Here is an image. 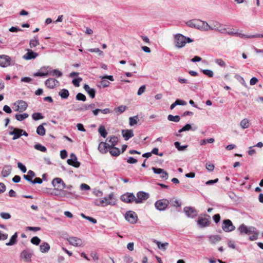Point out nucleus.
<instances>
[{
	"mask_svg": "<svg viewBox=\"0 0 263 263\" xmlns=\"http://www.w3.org/2000/svg\"><path fill=\"white\" fill-rule=\"evenodd\" d=\"M188 26L195 28L203 31H207L208 23L199 19H193L186 22Z\"/></svg>",
	"mask_w": 263,
	"mask_h": 263,
	"instance_id": "f257e3e1",
	"label": "nucleus"
},
{
	"mask_svg": "<svg viewBox=\"0 0 263 263\" xmlns=\"http://www.w3.org/2000/svg\"><path fill=\"white\" fill-rule=\"evenodd\" d=\"M208 27L207 28V31L209 30H215L220 32L221 33H224L227 29V25L221 24L220 23L214 21L211 23V25L208 24Z\"/></svg>",
	"mask_w": 263,
	"mask_h": 263,
	"instance_id": "f03ea898",
	"label": "nucleus"
},
{
	"mask_svg": "<svg viewBox=\"0 0 263 263\" xmlns=\"http://www.w3.org/2000/svg\"><path fill=\"white\" fill-rule=\"evenodd\" d=\"M170 204V201L166 199H163L161 200H157L155 203V206L159 211H164L168 204Z\"/></svg>",
	"mask_w": 263,
	"mask_h": 263,
	"instance_id": "7ed1b4c3",
	"label": "nucleus"
},
{
	"mask_svg": "<svg viewBox=\"0 0 263 263\" xmlns=\"http://www.w3.org/2000/svg\"><path fill=\"white\" fill-rule=\"evenodd\" d=\"M186 37L181 34H177L175 36V45L178 48L184 47L186 43Z\"/></svg>",
	"mask_w": 263,
	"mask_h": 263,
	"instance_id": "20e7f679",
	"label": "nucleus"
},
{
	"mask_svg": "<svg viewBox=\"0 0 263 263\" xmlns=\"http://www.w3.org/2000/svg\"><path fill=\"white\" fill-rule=\"evenodd\" d=\"M125 218L130 223H136L138 220V216L136 213L132 211H128L125 214Z\"/></svg>",
	"mask_w": 263,
	"mask_h": 263,
	"instance_id": "39448f33",
	"label": "nucleus"
},
{
	"mask_svg": "<svg viewBox=\"0 0 263 263\" xmlns=\"http://www.w3.org/2000/svg\"><path fill=\"white\" fill-rule=\"evenodd\" d=\"M222 228L226 232H229L234 231L235 227L230 219H226L223 221Z\"/></svg>",
	"mask_w": 263,
	"mask_h": 263,
	"instance_id": "423d86ee",
	"label": "nucleus"
},
{
	"mask_svg": "<svg viewBox=\"0 0 263 263\" xmlns=\"http://www.w3.org/2000/svg\"><path fill=\"white\" fill-rule=\"evenodd\" d=\"M238 230L239 231L240 234H246L249 235L254 233L256 229L253 227H248L244 224H242L238 227Z\"/></svg>",
	"mask_w": 263,
	"mask_h": 263,
	"instance_id": "0eeeda50",
	"label": "nucleus"
},
{
	"mask_svg": "<svg viewBox=\"0 0 263 263\" xmlns=\"http://www.w3.org/2000/svg\"><path fill=\"white\" fill-rule=\"evenodd\" d=\"M149 197L148 193L140 191L137 193V198H136L135 202L136 203H142L143 201L147 200Z\"/></svg>",
	"mask_w": 263,
	"mask_h": 263,
	"instance_id": "6e6552de",
	"label": "nucleus"
},
{
	"mask_svg": "<svg viewBox=\"0 0 263 263\" xmlns=\"http://www.w3.org/2000/svg\"><path fill=\"white\" fill-rule=\"evenodd\" d=\"M183 211L189 218H194L198 215L197 210L193 207L185 206L183 209Z\"/></svg>",
	"mask_w": 263,
	"mask_h": 263,
	"instance_id": "1a4fd4ad",
	"label": "nucleus"
},
{
	"mask_svg": "<svg viewBox=\"0 0 263 263\" xmlns=\"http://www.w3.org/2000/svg\"><path fill=\"white\" fill-rule=\"evenodd\" d=\"M52 184L54 187H56L55 190H59L61 189L66 188V184L63 181V180L60 178H55L53 179Z\"/></svg>",
	"mask_w": 263,
	"mask_h": 263,
	"instance_id": "9d476101",
	"label": "nucleus"
},
{
	"mask_svg": "<svg viewBox=\"0 0 263 263\" xmlns=\"http://www.w3.org/2000/svg\"><path fill=\"white\" fill-rule=\"evenodd\" d=\"M205 216L207 217V218L202 217H198L197 223L199 227L201 228L208 227L210 224V221L209 220L210 216L208 215H205Z\"/></svg>",
	"mask_w": 263,
	"mask_h": 263,
	"instance_id": "9b49d317",
	"label": "nucleus"
},
{
	"mask_svg": "<svg viewBox=\"0 0 263 263\" xmlns=\"http://www.w3.org/2000/svg\"><path fill=\"white\" fill-rule=\"evenodd\" d=\"M70 159L67 161V163L74 167L78 168L80 166V162L78 161V159L76 155L71 153L70 155Z\"/></svg>",
	"mask_w": 263,
	"mask_h": 263,
	"instance_id": "f8f14e48",
	"label": "nucleus"
},
{
	"mask_svg": "<svg viewBox=\"0 0 263 263\" xmlns=\"http://www.w3.org/2000/svg\"><path fill=\"white\" fill-rule=\"evenodd\" d=\"M11 65V58L7 55H0V66L6 67Z\"/></svg>",
	"mask_w": 263,
	"mask_h": 263,
	"instance_id": "ddd939ff",
	"label": "nucleus"
},
{
	"mask_svg": "<svg viewBox=\"0 0 263 263\" xmlns=\"http://www.w3.org/2000/svg\"><path fill=\"white\" fill-rule=\"evenodd\" d=\"M9 128L12 129V131H10L9 133V134L10 135H13V137L12 138L13 140H16L20 138L21 136V133L23 132V129L15 128L12 126L9 127Z\"/></svg>",
	"mask_w": 263,
	"mask_h": 263,
	"instance_id": "4468645a",
	"label": "nucleus"
},
{
	"mask_svg": "<svg viewBox=\"0 0 263 263\" xmlns=\"http://www.w3.org/2000/svg\"><path fill=\"white\" fill-rule=\"evenodd\" d=\"M155 174H160V178L162 179L167 180L168 178V174L163 169L153 167L152 168Z\"/></svg>",
	"mask_w": 263,
	"mask_h": 263,
	"instance_id": "2eb2a0df",
	"label": "nucleus"
},
{
	"mask_svg": "<svg viewBox=\"0 0 263 263\" xmlns=\"http://www.w3.org/2000/svg\"><path fill=\"white\" fill-rule=\"evenodd\" d=\"M113 198L114 193H111L110 194H109L107 197H105L100 199L101 200L103 201L102 206L107 205H115L116 204V202L115 201H112Z\"/></svg>",
	"mask_w": 263,
	"mask_h": 263,
	"instance_id": "dca6fc26",
	"label": "nucleus"
},
{
	"mask_svg": "<svg viewBox=\"0 0 263 263\" xmlns=\"http://www.w3.org/2000/svg\"><path fill=\"white\" fill-rule=\"evenodd\" d=\"M121 199L124 202L130 203L135 201L136 197L133 193H127L121 196Z\"/></svg>",
	"mask_w": 263,
	"mask_h": 263,
	"instance_id": "f3484780",
	"label": "nucleus"
},
{
	"mask_svg": "<svg viewBox=\"0 0 263 263\" xmlns=\"http://www.w3.org/2000/svg\"><path fill=\"white\" fill-rule=\"evenodd\" d=\"M69 243L73 246L80 247L83 246L82 240L76 237H70L67 239Z\"/></svg>",
	"mask_w": 263,
	"mask_h": 263,
	"instance_id": "a211bd4d",
	"label": "nucleus"
},
{
	"mask_svg": "<svg viewBox=\"0 0 263 263\" xmlns=\"http://www.w3.org/2000/svg\"><path fill=\"white\" fill-rule=\"evenodd\" d=\"M33 255V251L27 249L23 251L21 253V257L26 261H31V258Z\"/></svg>",
	"mask_w": 263,
	"mask_h": 263,
	"instance_id": "6ab92c4d",
	"label": "nucleus"
},
{
	"mask_svg": "<svg viewBox=\"0 0 263 263\" xmlns=\"http://www.w3.org/2000/svg\"><path fill=\"white\" fill-rule=\"evenodd\" d=\"M59 84V82L56 79L53 78H49L45 82V86L50 89H53L58 86Z\"/></svg>",
	"mask_w": 263,
	"mask_h": 263,
	"instance_id": "aec40b11",
	"label": "nucleus"
},
{
	"mask_svg": "<svg viewBox=\"0 0 263 263\" xmlns=\"http://www.w3.org/2000/svg\"><path fill=\"white\" fill-rule=\"evenodd\" d=\"M38 56V53L34 52L31 49H27V53L23 56V59L26 60L34 59Z\"/></svg>",
	"mask_w": 263,
	"mask_h": 263,
	"instance_id": "412c9836",
	"label": "nucleus"
},
{
	"mask_svg": "<svg viewBox=\"0 0 263 263\" xmlns=\"http://www.w3.org/2000/svg\"><path fill=\"white\" fill-rule=\"evenodd\" d=\"M121 133L125 140H128L134 136L133 131L132 129H123Z\"/></svg>",
	"mask_w": 263,
	"mask_h": 263,
	"instance_id": "4be33fe9",
	"label": "nucleus"
},
{
	"mask_svg": "<svg viewBox=\"0 0 263 263\" xmlns=\"http://www.w3.org/2000/svg\"><path fill=\"white\" fill-rule=\"evenodd\" d=\"M41 70H45V72H37L33 74V76L34 77H47L50 75L49 70L48 69H50L49 66L47 67H42L41 69Z\"/></svg>",
	"mask_w": 263,
	"mask_h": 263,
	"instance_id": "5701e85b",
	"label": "nucleus"
},
{
	"mask_svg": "<svg viewBox=\"0 0 263 263\" xmlns=\"http://www.w3.org/2000/svg\"><path fill=\"white\" fill-rule=\"evenodd\" d=\"M84 90L88 93L91 98H94L96 94V90L93 88H91L88 85L85 84L83 87Z\"/></svg>",
	"mask_w": 263,
	"mask_h": 263,
	"instance_id": "b1692460",
	"label": "nucleus"
},
{
	"mask_svg": "<svg viewBox=\"0 0 263 263\" xmlns=\"http://www.w3.org/2000/svg\"><path fill=\"white\" fill-rule=\"evenodd\" d=\"M107 148H108V143L101 142L98 146V150L102 154H105L107 152Z\"/></svg>",
	"mask_w": 263,
	"mask_h": 263,
	"instance_id": "393cba45",
	"label": "nucleus"
},
{
	"mask_svg": "<svg viewBox=\"0 0 263 263\" xmlns=\"http://www.w3.org/2000/svg\"><path fill=\"white\" fill-rule=\"evenodd\" d=\"M108 140V142L110 143V144H108V147H114V146H115L118 142V137L115 136L108 137L107 140Z\"/></svg>",
	"mask_w": 263,
	"mask_h": 263,
	"instance_id": "a878e982",
	"label": "nucleus"
},
{
	"mask_svg": "<svg viewBox=\"0 0 263 263\" xmlns=\"http://www.w3.org/2000/svg\"><path fill=\"white\" fill-rule=\"evenodd\" d=\"M35 176V173L31 171V170H29L28 171V173H27V175H24L23 176V177L24 178L27 180L28 181L30 182H32V178L33 177H34Z\"/></svg>",
	"mask_w": 263,
	"mask_h": 263,
	"instance_id": "bb28decb",
	"label": "nucleus"
},
{
	"mask_svg": "<svg viewBox=\"0 0 263 263\" xmlns=\"http://www.w3.org/2000/svg\"><path fill=\"white\" fill-rule=\"evenodd\" d=\"M11 172V167L10 165H6L2 171V175L5 178L8 177Z\"/></svg>",
	"mask_w": 263,
	"mask_h": 263,
	"instance_id": "cd10ccee",
	"label": "nucleus"
},
{
	"mask_svg": "<svg viewBox=\"0 0 263 263\" xmlns=\"http://www.w3.org/2000/svg\"><path fill=\"white\" fill-rule=\"evenodd\" d=\"M239 36L245 38H263V33H256L253 35H246L245 34H239Z\"/></svg>",
	"mask_w": 263,
	"mask_h": 263,
	"instance_id": "c85d7f7f",
	"label": "nucleus"
},
{
	"mask_svg": "<svg viewBox=\"0 0 263 263\" xmlns=\"http://www.w3.org/2000/svg\"><path fill=\"white\" fill-rule=\"evenodd\" d=\"M186 104H187V103L185 101L179 100V99H177L174 103H173V104H171V105L170 106V109L172 110L175 107V106L177 105L183 106V105H186Z\"/></svg>",
	"mask_w": 263,
	"mask_h": 263,
	"instance_id": "c756f323",
	"label": "nucleus"
},
{
	"mask_svg": "<svg viewBox=\"0 0 263 263\" xmlns=\"http://www.w3.org/2000/svg\"><path fill=\"white\" fill-rule=\"evenodd\" d=\"M59 95L63 99H66L69 96V92L67 89H62L59 92Z\"/></svg>",
	"mask_w": 263,
	"mask_h": 263,
	"instance_id": "7c9ffc66",
	"label": "nucleus"
},
{
	"mask_svg": "<svg viewBox=\"0 0 263 263\" xmlns=\"http://www.w3.org/2000/svg\"><path fill=\"white\" fill-rule=\"evenodd\" d=\"M39 44L40 42L36 35L34 36L33 39L30 40L29 42V46L31 48L35 47Z\"/></svg>",
	"mask_w": 263,
	"mask_h": 263,
	"instance_id": "2f4dec72",
	"label": "nucleus"
},
{
	"mask_svg": "<svg viewBox=\"0 0 263 263\" xmlns=\"http://www.w3.org/2000/svg\"><path fill=\"white\" fill-rule=\"evenodd\" d=\"M209 239L211 243L215 244L221 240V237L218 235H211Z\"/></svg>",
	"mask_w": 263,
	"mask_h": 263,
	"instance_id": "473e14b6",
	"label": "nucleus"
},
{
	"mask_svg": "<svg viewBox=\"0 0 263 263\" xmlns=\"http://www.w3.org/2000/svg\"><path fill=\"white\" fill-rule=\"evenodd\" d=\"M110 149L109 150V153L113 156H118L120 153V150L119 148L114 146V147H109Z\"/></svg>",
	"mask_w": 263,
	"mask_h": 263,
	"instance_id": "72a5a7b5",
	"label": "nucleus"
},
{
	"mask_svg": "<svg viewBox=\"0 0 263 263\" xmlns=\"http://www.w3.org/2000/svg\"><path fill=\"white\" fill-rule=\"evenodd\" d=\"M17 237V233L15 232L11 237L9 241L6 243V246H12L16 243Z\"/></svg>",
	"mask_w": 263,
	"mask_h": 263,
	"instance_id": "f704fd0d",
	"label": "nucleus"
},
{
	"mask_svg": "<svg viewBox=\"0 0 263 263\" xmlns=\"http://www.w3.org/2000/svg\"><path fill=\"white\" fill-rule=\"evenodd\" d=\"M40 251L42 253H46L50 249V246L47 242L43 243L40 247Z\"/></svg>",
	"mask_w": 263,
	"mask_h": 263,
	"instance_id": "c9c22d12",
	"label": "nucleus"
},
{
	"mask_svg": "<svg viewBox=\"0 0 263 263\" xmlns=\"http://www.w3.org/2000/svg\"><path fill=\"white\" fill-rule=\"evenodd\" d=\"M17 102L18 106L21 109V111H24L27 109L28 105L25 101L20 100Z\"/></svg>",
	"mask_w": 263,
	"mask_h": 263,
	"instance_id": "e433bc0d",
	"label": "nucleus"
},
{
	"mask_svg": "<svg viewBox=\"0 0 263 263\" xmlns=\"http://www.w3.org/2000/svg\"><path fill=\"white\" fill-rule=\"evenodd\" d=\"M240 126L243 128H247L250 126V123L248 119L245 118L242 120L240 123Z\"/></svg>",
	"mask_w": 263,
	"mask_h": 263,
	"instance_id": "4c0bfd02",
	"label": "nucleus"
},
{
	"mask_svg": "<svg viewBox=\"0 0 263 263\" xmlns=\"http://www.w3.org/2000/svg\"><path fill=\"white\" fill-rule=\"evenodd\" d=\"M36 133L40 136H44L45 135L46 130L43 125H40L36 129Z\"/></svg>",
	"mask_w": 263,
	"mask_h": 263,
	"instance_id": "58836bf2",
	"label": "nucleus"
},
{
	"mask_svg": "<svg viewBox=\"0 0 263 263\" xmlns=\"http://www.w3.org/2000/svg\"><path fill=\"white\" fill-rule=\"evenodd\" d=\"M167 120L170 121L178 122L180 120V117L178 115L173 116L172 115H169L167 116Z\"/></svg>",
	"mask_w": 263,
	"mask_h": 263,
	"instance_id": "ea45409f",
	"label": "nucleus"
},
{
	"mask_svg": "<svg viewBox=\"0 0 263 263\" xmlns=\"http://www.w3.org/2000/svg\"><path fill=\"white\" fill-rule=\"evenodd\" d=\"M138 120V116H135L131 117L129 118V124L130 126H133L134 125L137 124Z\"/></svg>",
	"mask_w": 263,
	"mask_h": 263,
	"instance_id": "a19ab883",
	"label": "nucleus"
},
{
	"mask_svg": "<svg viewBox=\"0 0 263 263\" xmlns=\"http://www.w3.org/2000/svg\"><path fill=\"white\" fill-rule=\"evenodd\" d=\"M29 115L27 113H24L23 114H16L15 117L16 119L19 121H22L28 118Z\"/></svg>",
	"mask_w": 263,
	"mask_h": 263,
	"instance_id": "79ce46f5",
	"label": "nucleus"
},
{
	"mask_svg": "<svg viewBox=\"0 0 263 263\" xmlns=\"http://www.w3.org/2000/svg\"><path fill=\"white\" fill-rule=\"evenodd\" d=\"M98 132L103 137L105 138L107 136V132L104 126L101 125L98 129Z\"/></svg>",
	"mask_w": 263,
	"mask_h": 263,
	"instance_id": "37998d69",
	"label": "nucleus"
},
{
	"mask_svg": "<svg viewBox=\"0 0 263 263\" xmlns=\"http://www.w3.org/2000/svg\"><path fill=\"white\" fill-rule=\"evenodd\" d=\"M127 107L125 105H120L115 109V111L118 115L123 113L126 109Z\"/></svg>",
	"mask_w": 263,
	"mask_h": 263,
	"instance_id": "c03bdc74",
	"label": "nucleus"
},
{
	"mask_svg": "<svg viewBox=\"0 0 263 263\" xmlns=\"http://www.w3.org/2000/svg\"><path fill=\"white\" fill-rule=\"evenodd\" d=\"M50 75L55 76L57 77H61L62 76V72L58 69H54L52 71H50Z\"/></svg>",
	"mask_w": 263,
	"mask_h": 263,
	"instance_id": "a18cd8bd",
	"label": "nucleus"
},
{
	"mask_svg": "<svg viewBox=\"0 0 263 263\" xmlns=\"http://www.w3.org/2000/svg\"><path fill=\"white\" fill-rule=\"evenodd\" d=\"M174 145H175V147L179 151H183L185 150V149L187 147V145L181 146L180 143L178 141L175 142L174 143Z\"/></svg>",
	"mask_w": 263,
	"mask_h": 263,
	"instance_id": "49530a36",
	"label": "nucleus"
},
{
	"mask_svg": "<svg viewBox=\"0 0 263 263\" xmlns=\"http://www.w3.org/2000/svg\"><path fill=\"white\" fill-rule=\"evenodd\" d=\"M34 147L35 149L40 151L42 152H45L47 151V148H46L45 146L39 143L35 144Z\"/></svg>",
	"mask_w": 263,
	"mask_h": 263,
	"instance_id": "de8ad7c7",
	"label": "nucleus"
},
{
	"mask_svg": "<svg viewBox=\"0 0 263 263\" xmlns=\"http://www.w3.org/2000/svg\"><path fill=\"white\" fill-rule=\"evenodd\" d=\"M62 189H61L60 192L59 193V196L62 197H68L71 195V193L67 191L62 190Z\"/></svg>",
	"mask_w": 263,
	"mask_h": 263,
	"instance_id": "09e8293b",
	"label": "nucleus"
},
{
	"mask_svg": "<svg viewBox=\"0 0 263 263\" xmlns=\"http://www.w3.org/2000/svg\"><path fill=\"white\" fill-rule=\"evenodd\" d=\"M32 119L35 121L43 119V116L40 112H35L32 115Z\"/></svg>",
	"mask_w": 263,
	"mask_h": 263,
	"instance_id": "8fccbe9b",
	"label": "nucleus"
},
{
	"mask_svg": "<svg viewBox=\"0 0 263 263\" xmlns=\"http://www.w3.org/2000/svg\"><path fill=\"white\" fill-rule=\"evenodd\" d=\"M76 99L77 100H78V101H85L86 100V96L82 93H78L76 96Z\"/></svg>",
	"mask_w": 263,
	"mask_h": 263,
	"instance_id": "3c124183",
	"label": "nucleus"
},
{
	"mask_svg": "<svg viewBox=\"0 0 263 263\" xmlns=\"http://www.w3.org/2000/svg\"><path fill=\"white\" fill-rule=\"evenodd\" d=\"M225 33H228L229 35H237L239 36V34H241L240 33H238L237 30H235L234 29L231 28L229 30H226Z\"/></svg>",
	"mask_w": 263,
	"mask_h": 263,
	"instance_id": "603ef678",
	"label": "nucleus"
},
{
	"mask_svg": "<svg viewBox=\"0 0 263 263\" xmlns=\"http://www.w3.org/2000/svg\"><path fill=\"white\" fill-rule=\"evenodd\" d=\"M156 243L157 244L158 248L163 250H166V247H167L168 245V243L167 242L161 243L160 241H157Z\"/></svg>",
	"mask_w": 263,
	"mask_h": 263,
	"instance_id": "864d4df0",
	"label": "nucleus"
},
{
	"mask_svg": "<svg viewBox=\"0 0 263 263\" xmlns=\"http://www.w3.org/2000/svg\"><path fill=\"white\" fill-rule=\"evenodd\" d=\"M41 239L37 236H34L31 239V242L33 245H39Z\"/></svg>",
	"mask_w": 263,
	"mask_h": 263,
	"instance_id": "5fc2aeb1",
	"label": "nucleus"
},
{
	"mask_svg": "<svg viewBox=\"0 0 263 263\" xmlns=\"http://www.w3.org/2000/svg\"><path fill=\"white\" fill-rule=\"evenodd\" d=\"M88 51L91 52H96L98 53V54L100 56L103 55V52L102 51L100 50L99 48H90L88 49Z\"/></svg>",
	"mask_w": 263,
	"mask_h": 263,
	"instance_id": "6e6d98bb",
	"label": "nucleus"
},
{
	"mask_svg": "<svg viewBox=\"0 0 263 263\" xmlns=\"http://www.w3.org/2000/svg\"><path fill=\"white\" fill-rule=\"evenodd\" d=\"M214 142V138H209L207 139H202L200 141V144L201 145H204L206 144V143H212Z\"/></svg>",
	"mask_w": 263,
	"mask_h": 263,
	"instance_id": "4d7b16f0",
	"label": "nucleus"
},
{
	"mask_svg": "<svg viewBox=\"0 0 263 263\" xmlns=\"http://www.w3.org/2000/svg\"><path fill=\"white\" fill-rule=\"evenodd\" d=\"M1 217L4 219H9L11 218V215L8 213L1 212L0 213Z\"/></svg>",
	"mask_w": 263,
	"mask_h": 263,
	"instance_id": "13d9d810",
	"label": "nucleus"
},
{
	"mask_svg": "<svg viewBox=\"0 0 263 263\" xmlns=\"http://www.w3.org/2000/svg\"><path fill=\"white\" fill-rule=\"evenodd\" d=\"M202 72L205 75L209 76V77H213L214 73L213 71L209 69H203L202 70Z\"/></svg>",
	"mask_w": 263,
	"mask_h": 263,
	"instance_id": "bf43d9fd",
	"label": "nucleus"
},
{
	"mask_svg": "<svg viewBox=\"0 0 263 263\" xmlns=\"http://www.w3.org/2000/svg\"><path fill=\"white\" fill-rule=\"evenodd\" d=\"M171 202L172 203V205L174 206H176V207H180L181 206V203L178 200H173V199H172L170 200V202Z\"/></svg>",
	"mask_w": 263,
	"mask_h": 263,
	"instance_id": "052dcab7",
	"label": "nucleus"
},
{
	"mask_svg": "<svg viewBox=\"0 0 263 263\" xmlns=\"http://www.w3.org/2000/svg\"><path fill=\"white\" fill-rule=\"evenodd\" d=\"M215 62L216 64H217L218 65L221 66V67H226V63L220 59H217L215 60Z\"/></svg>",
	"mask_w": 263,
	"mask_h": 263,
	"instance_id": "680f3d73",
	"label": "nucleus"
},
{
	"mask_svg": "<svg viewBox=\"0 0 263 263\" xmlns=\"http://www.w3.org/2000/svg\"><path fill=\"white\" fill-rule=\"evenodd\" d=\"M109 84H110V83L109 81L103 79L102 81H101L100 82L101 86H99L100 87H101V86H102L103 88H105V87H107L109 86Z\"/></svg>",
	"mask_w": 263,
	"mask_h": 263,
	"instance_id": "e2e57ef3",
	"label": "nucleus"
},
{
	"mask_svg": "<svg viewBox=\"0 0 263 263\" xmlns=\"http://www.w3.org/2000/svg\"><path fill=\"white\" fill-rule=\"evenodd\" d=\"M82 79L81 78L74 79L72 80V83L75 86L79 87L80 86V82L82 81Z\"/></svg>",
	"mask_w": 263,
	"mask_h": 263,
	"instance_id": "0e129e2a",
	"label": "nucleus"
},
{
	"mask_svg": "<svg viewBox=\"0 0 263 263\" xmlns=\"http://www.w3.org/2000/svg\"><path fill=\"white\" fill-rule=\"evenodd\" d=\"M75 110L79 111H84L87 110L86 104H83L81 106H78L75 108Z\"/></svg>",
	"mask_w": 263,
	"mask_h": 263,
	"instance_id": "69168bd1",
	"label": "nucleus"
},
{
	"mask_svg": "<svg viewBox=\"0 0 263 263\" xmlns=\"http://www.w3.org/2000/svg\"><path fill=\"white\" fill-rule=\"evenodd\" d=\"M17 167L21 170V171L23 173H26L27 171V168L25 165H24L22 163L18 162L17 163Z\"/></svg>",
	"mask_w": 263,
	"mask_h": 263,
	"instance_id": "338daca9",
	"label": "nucleus"
},
{
	"mask_svg": "<svg viewBox=\"0 0 263 263\" xmlns=\"http://www.w3.org/2000/svg\"><path fill=\"white\" fill-rule=\"evenodd\" d=\"M146 89L145 85H142L138 89L137 92V95L138 96H141L144 92L145 91Z\"/></svg>",
	"mask_w": 263,
	"mask_h": 263,
	"instance_id": "774afa93",
	"label": "nucleus"
}]
</instances>
